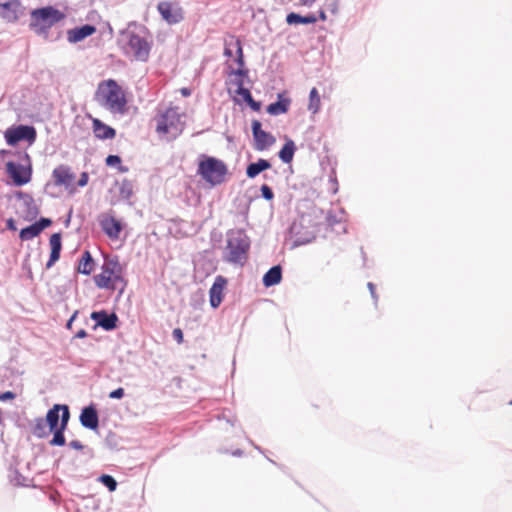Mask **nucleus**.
<instances>
[{"label": "nucleus", "mask_w": 512, "mask_h": 512, "mask_svg": "<svg viewBox=\"0 0 512 512\" xmlns=\"http://www.w3.org/2000/svg\"><path fill=\"white\" fill-rule=\"evenodd\" d=\"M249 248L250 240L243 230H230L226 235L223 259L230 264L243 266L247 261Z\"/></svg>", "instance_id": "nucleus-1"}, {"label": "nucleus", "mask_w": 512, "mask_h": 512, "mask_svg": "<svg viewBox=\"0 0 512 512\" xmlns=\"http://www.w3.org/2000/svg\"><path fill=\"white\" fill-rule=\"evenodd\" d=\"M98 104L113 113H122L126 106V98L122 88L113 80L99 83L95 93Z\"/></svg>", "instance_id": "nucleus-2"}, {"label": "nucleus", "mask_w": 512, "mask_h": 512, "mask_svg": "<svg viewBox=\"0 0 512 512\" xmlns=\"http://www.w3.org/2000/svg\"><path fill=\"white\" fill-rule=\"evenodd\" d=\"M123 268L117 256H105L101 266V273L95 275L93 280L100 289L115 290L118 283H122L120 293L124 291L126 281L122 276Z\"/></svg>", "instance_id": "nucleus-3"}, {"label": "nucleus", "mask_w": 512, "mask_h": 512, "mask_svg": "<svg viewBox=\"0 0 512 512\" xmlns=\"http://www.w3.org/2000/svg\"><path fill=\"white\" fill-rule=\"evenodd\" d=\"M178 108H168L156 118V131L160 135H168V139H176L184 129V122Z\"/></svg>", "instance_id": "nucleus-4"}, {"label": "nucleus", "mask_w": 512, "mask_h": 512, "mask_svg": "<svg viewBox=\"0 0 512 512\" xmlns=\"http://www.w3.org/2000/svg\"><path fill=\"white\" fill-rule=\"evenodd\" d=\"M31 17V27L34 29L35 33L47 38L49 29L63 18V14L59 10L49 6L33 10Z\"/></svg>", "instance_id": "nucleus-5"}, {"label": "nucleus", "mask_w": 512, "mask_h": 512, "mask_svg": "<svg viewBox=\"0 0 512 512\" xmlns=\"http://www.w3.org/2000/svg\"><path fill=\"white\" fill-rule=\"evenodd\" d=\"M119 43L127 55L134 57L136 60H147L150 46L145 38L127 30L121 33Z\"/></svg>", "instance_id": "nucleus-6"}, {"label": "nucleus", "mask_w": 512, "mask_h": 512, "mask_svg": "<svg viewBox=\"0 0 512 512\" xmlns=\"http://www.w3.org/2000/svg\"><path fill=\"white\" fill-rule=\"evenodd\" d=\"M198 173L212 185L221 184L227 173V167L223 161L214 157H207L199 163Z\"/></svg>", "instance_id": "nucleus-7"}, {"label": "nucleus", "mask_w": 512, "mask_h": 512, "mask_svg": "<svg viewBox=\"0 0 512 512\" xmlns=\"http://www.w3.org/2000/svg\"><path fill=\"white\" fill-rule=\"evenodd\" d=\"M6 172L15 186L27 184L30 182L32 176L30 156L27 153H22L19 163L8 161L6 163Z\"/></svg>", "instance_id": "nucleus-8"}, {"label": "nucleus", "mask_w": 512, "mask_h": 512, "mask_svg": "<svg viewBox=\"0 0 512 512\" xmlns=\"http://www.w3.org/2000/svg\"><path fill=\"white\" fill-rule=\"evenodd\" d=\"M234 51L237 54L235 62L238 64L239 67L238 69L231 71V74H234L241 78L246 77L248 74V70L244 68L245 62L241 41L234 37H230L225 41L224 56L230 58L233 56Z\"/></svg>", "instance_id": "nucleus-9"}, {"label": "nucleus", "mask_w": 512, "mask_h": 512, "mask_svg": "<svg viewBox=\"0 0 512 512\" xmlns=\"http://www.w3.org/2000/svg\"><path fill=\"white\" fill-rule=\"evenodd\" d=\"M4 136L7 144L10 146H14L23 140L32 144L36 140V130L33 126L19 125L14 128H8Z\"/></svg>", "instance_id": "nucleus-10"}, {"label": "nucleus", "mask_w": 512, "mask_h": 512, "mask_svg": "<svg viewBox=\"0 0 512 512\" xmlns=\"http://www.w3.org/2000/svg\"><path fill=\"white\" fill-rule=\"evenodd\" d=\"M251 128L254 138V148L257 151H264L275 143L274 136L262 130L260 121L253 120Z\"/></svg>", "instance_id": "nucleus-11"}, {"label": "nucleus", "mask_w": 512, "mask_h": 512, "mask_svg": "<svg viewBox=\"0 0 512 512\" xmlns=\"http://www.w3.org/2000/svg\"><path fill=\"white\" fill-rule=\"evenodd\" d=\"M25 15V8L19 0H9L0 3V17L7 22H15Z\"/></svg>", "instance_id": "nucleus-12"}, {"label": "nucleus", "mask_w": 512, "mask_h": 512, "mask_svg": "<svg viewBox=\"0 0 512 512\" xmlns=\"http://www.w3.org/2000/svg\"><path fill=\"white\" fill-rule=\"evenodd\" d=\"M99 224L110 239H118L123 229L121 221L117 220L111 213L102 214L99 217Z\"/></svg>", "instance_id": "nucleus-13"}, {"label": "nucleus", "mask_w": 512, "mask_h": 512, "mask_svg": "<svg viewBox=\"0 0 512 512\" xmlns=\"http://www.w3.org/2000/svg\"><path fill=\"white\" fill-rule=\"evenodd\" d=\"M158 11L169 24L179 23L183 19L181 7L170 2H160L158 4Z\"/></svg>", "instance_id": "nucleus-14"}, {"label": "nucleus", "mask_w": 512, "mask_h": 512, "mask_svg": "<svg viewBox=\"0 0 512 512\" xmlns=\"http://www.w3.org/2000/svg\"><path fill=\"white\" fill-rule=\"evenodd\" d=\"M21 203L19 204L18 213H20L26 220H33L39 213L38 207L34 199L27 194L20 193Z\"/></svg>", "instance_id": "nucleus-15"}, {"label": "nucleus", "mask_w": 512, "mask_h": 512, "mask_svg": "<svg viewBox=\"0 0 512 512\" xmlns=\"http://www.w3.org/2000/svg\"><path fill=\"white\" fill-rule=\"evenodd\" d=\"M227 280L223 276H217L209 290L210 305L212 308H218L223 300V290Z\"/></svg>", "instance_id": "nucleus-16"}, {"label": "nucleus", "mask_w": 512, "mask_h": 512, "mask_svg": "<svg viewBox=\"0 0 512 512\" xmlns=\"http://www.w3.org/2000/svg\"><path fill=\"white\" fill-rule=\"evenodd\" d=\"M52 176L55 185L64 186L65 188H69L75 179V175L71 172V169L65 165L56 167L52 172Z\"/></svg>", "instance_id": "nucleus-17"}, {"label": "nucleus", "mask_w": 512, "mask_h": 512, "mask_svg": "<svg viewBox=\"0 0 512 512\" xmlns=\"http://www.w3.org/2000/svg\"><path fill=\"white\" fill-rule=\"evenodd\" d=\"M91 318L96 322L98 326L107 331L116 328V323L118 321L115 313L109 314L104 310L92 312Z\"/></svg>", "instance_id": "nucleus-18"}, {"label": "nucleus", "mask_w": 512, "mask_h": 512, "mask_svg": "<svg viewBox=\"0 0 512 512\" xmlns=\"http://www.w3.org/2000/svg\"><path fill=\"white\" fill-rule=\"evenodd\" d=\"M80 423L83 427L95 430L99 425V417L96 408L93 405L82 409L80 414Z\"/></svg>", "instance_id": "nucleus-19"}, {"label": "nucleus", "mask_w": 512, "mask_h": 512, "mask_svg": "<svg viewBox=\"0 0 512 512\" xmlns=\"http://www.w3.org/2000/svg\"><path fill=\"white\" fill-rule=\"evenodd\" d=\"M96 31L95 26L85 24L67 31V39L70 43H77L91 36Z\"/></svg>", "instance_id": "nucleus-20"}, {"label": "nucleus", "mask_w": 512, "mask_h": 512, "mask_svg": "<svg viewBox=\"0 0 512 512\" xmlns=\"http://www.w3.org/2000/svg\"><path fill=\"white\" fill-rule=\"evenodd\" d=\"M65 409L69 411L67 405L55 404L51 409L48 410L46 415V422L49 425L50 431H54L55 428L59 427V421L64 415Z\"/></svg>", "instance_id": "nucleus-21"}, {"label": "nucleus", "mask_w": 512, "mask_h": 512, "mask_svg": "<svg viewBox=\"0 0 512 512\" xmlns=\"http://www.w3.org/2000/svg\"><path fill=\"white\" fill-rule=\"evenodd\" d=\"M70 419V412L65 409L64 415L61 417L60 426L55 428L53 432V438L50 441V444L53 446H63L65 445V437L64 431L67 428L68 422Z\"/></svg>", "instance_id": "nucleus-22"}, {"label": "nucleus", "mask_w": 512, "mask_h": 512, "mask_svg": "<svg viewBox=\"0 0 512 512\" xmlns=\"http://www.w3.org/2000/svg\"><path fill=\"white\" fill-rule=\"evenodd\" d=\"M50 247H51V253H50L49 260L46 263L47 269H50L60 258V253H61V249H62L60 233H54L51 235Z\"/></svg>", "instance_id": "nucleus-23"}, {"label": "nucleus", "mask_w": 512, "mask_h": 512, "mask_svg": "<svg viewBox=\"0 0 512 512\" xmlns=\"http://www.w3.org/2000/svg\"><path fill=\"white\" fill-rule=\"evenodd\" d=\"M93 132L97 138L102 140L112 139L116 134L115 129L96 118L93 119Z\"/></svg>", "instance_id": "nucleus-24"}, {"label": "nucleus", "mask_w": 512, "mask_h": 512, "mask_svg": "<svg viewBox=\"0 0 512 512\" xmlns=\"http://www.w3.org/2000/svg\"><path fill=\"white\" fill-rule=\"evenodd\" d=\"M290 103L291 100L289 98H285L283 95L278 94V100L269 104L266 111L272 116L285 114L289 109Z\"/></svg>", "instance_id": "nucleus-25"}, {"label": "nucleus", "mask_w": 512, "mask_h": 512, "mask_svg": "<svg viewBox=\"0 0 512 512\" xmlns=\"http://www.w3.org/2000/svg\"><path fill=\"white\" fill-rule=\"evenodd\" d=\"M271 168V163L266 159H259L257 162L250 163L246 168L248 178H255L261 172Z\"/></svg>", "instance_id": "nucleus-26"}, {"label": "nucleus", "mask_w": 512, "mask_h": 512, "mask_svg": "<svg viewBox=\"0 0 512 512\" xmlns=\"http://www.w3.org/2000/svg\"><path fill=\"white\" fill-rule=\"evenodd\" d=\"M282 279V269L279 265L271 267L263 276V284L266 287L274 286L280 283Z\"/></svg>", "instance_id": "nucleus-27"}, {"label": "nucleus", "mask_w": 512, "mask_h": 512, "mask_svg": "<svg viewBox=\"0 0 512 512\" xmlns=\"http://www.w3.org/2000/svg\"><path fill=\"white\" fill-rule=\"evenodd\" d=\"M94 268V259L89 251H84L78 263V272L84 275H90Z\"/></svg>", "instance_id": "nucleus-28"}, {"label": "nucleus", "mask_w": 512, "mask_h": 512, "mask_svg": "<svg viewBox=\"0 0 512 512\" xmlns=\"http://www.w3.org/2000/svg\"><path fill=\"white\" fill-rule=\"evenodd\" d=\"M286 21L289 25L313 24L317 21V18L314 15L301 16L297 13L291 12L287 15Z\"/></svg>", "instance_id": "nucleus-29"}, {"label": "nucleus", "mask_w": 512, "mask_h": 512, "mask_svg": "<svg viewBox=\"0 0 512 512\" xmlns=\"http://www.w3.org/2000/svg\"><path fill=\"white\" fill-rule=\"evenodd\" d=\"M295 150H296L295 143L291 139H289L285 142V144L279 151L278 156L282 160V162L290 163L293 159Z\"/></svg>", "instance_id": "nucleus-30"}, {"label": "nucleus", "mask_w": 512, "mask_h": 512, "mask_svg": "<svg viewBox=\"0 0 512 512\" xmlns=\"http://www.w3.org/2000/svg\"><path fill=\"white\" fill-rule=\"evenodd\" d=\"M119 187V196L122 200H129L134 193V185L133 182L128 179H123L120 182H117Z\"/></svg>", "instance_id": "nucleus-31"}, {"label": "nucleus", "mask_w": 512, "mask_h": 512, "mask_svg": "<svg viewBox=\"0 0 512 512\" xmlns=\"http://www.w3.org/2000/svg\"><path fill=\"white\" fill-rule=\"evenodd\" d=\"M320 104H321V100H320L318 90L316 88H312L309 93L308 110L311 113L316 114L320 110Z\"/></svg>", "instance_id": "nucleus-32"}, {"label": "nucleus", "mask_w": 512, "mask_h": 512, "mask_svg": "<svg viewBox=\"0 0 512 512\" xmlns=\"http://www.w3.org/2000/svg\"><path fill=\"white\" fill-rule=\"evenodd\" d=\"M296 230V225L294 224L292 227V232L295 233L294 238V246H302L308 243H311L315 239V235L313 233H307L305 236L299 235Z\"/></svg>", "instance_id": "nucleus-33"}, {"label": "nucleus", "mask_w": 512, "mask_h": 512, "mask_svg": "<svg viewBox=\"0 0 512 512\" xmlns=\"http://www.w3.org/2000/svg\"><path fill=\"white\" fill-rule=\"evenodd\" d=\"M40 234L38 227L33 223L32 225L23 228L20 231V238L22 240H30Z\"/></svg>", "instance_id": "nucleus-34"}, {"label": "nucleus", "mask_w": 512, "mask_h": 512, "mask_svg": "<svg viewBox=\"0 0 512 512\" xmlns=\"http://www.w3.org/2000/svg\"><path fill=\"white\" fill-rule=\"evenodd\" d=\"M46 420L42 418H38L35 420V424L33 426V434L39 438H42L46 435Z\"/></svg>", "instance_id": "nucleus-35"}, {"label": "nucleus", "mask_w": 512, "mask_h": 512, "mask_svg": "<svg viewBox=\"0 0 512 512\" xmlns=\"http://www.w3.org/2000/svg\"><path fill=\"white\" fill-rule=\"evenodd\" d=\"M99 481L105 486L107 487V489L110 491V492H113L116 490L117 488V481L114 479V477H112L111 475H108V474H103L99 477Z\"/></svg>", "instance_id": "nucleus-36"}, {"label": "nucleus", "mask_w": 512, "mask_h": 512, "mask_svg": "<svg viewBox=\"0 0 512 512\" xmlns=\"http://www.w3.org/2000/svg\"><path fill=\"white\" fill-rule=\"evenodd\" d=\"M237 85L238 88L236 93L241 96L246 103H248L253 98L251 92L249 89L243 87V81L241 79L237 82Z\"/></svg>", "instance_id": "nucleus-37"}, {"label": "nucleus", "mask_w": 512, "mask_h": 512, "mask_svg": "<svg viewBox=\"0 0 512 512\" xmlns=\"http://www.w3.org/2000/svg\"><path fill=\"white\" fill-rule=\"evenodd\" d=\"M261 194H262V197L266 200H272L274 198V193L272 191V189L266 185V184H263L261 186Z\"/></svg>", "instance_id": "nucleus-38"}, {"label": "nucleus", "mask_w": 512, "mask_h": 512, "mask_svg": "<svg viewBox=\"0 0 512 512\" xmlns=\"http://www.w3.org/2000/svg\"><path fill=\"white\" fill-rule=\"evenodd\" d=\"M52 224L51 219L49 218H40L37 222H35V225L38 227L39 232L41 233L45 228L49 227Z\"/></svg>", "instance_id": "nucleus-39"}, {"label": "nucleus", "mask_w": 512, "mask_h": 512, "mask_svg": "<svg viewBox=\"0 0 512 512\" xmlns=\"http://www.w3.org/2000/svg\"><path fill=\"white\" fill-rule=\"evenodd\" d=\"M121 163V158L118 155H109L106 158V164L108 166H114Z\"/></svg>", "instance_id": "nucleus-40"}, {"label": "nucleus", "mask_w": 512, "mask_h": 512, "mask_svg": "<svg viewBox=\"0 0 512 512\" xmlns=\"http://www.w3.org/2000/svg\"><path fill=\"white\" fill-rule=\"evenodd\" d=\"M123 396H124V389L121 387L113 390L109 394V398H111V399H121V398H123Z\"/></svg>", "instance_id": "nucleus-41"}, {"label": "nucleus", "mask_w": 512, "mask_h": 512, "mask_svg": "<svg viewBox=\"0 0 512 512\" xmlns=\"http://www.w3.org/2000/svg\"><path fill=\"white\" fill-rule=\"evenodd\" d=\"M172 336L178 343H181L183 341V332L180 328L174 329L172 332Z\"/></svg>", "instance_id": "nucleus-42"}, {"label": "nucleus", "mask_w": 512, "mask_h": 512, "mask_svg": "<svg viewBox=\"0 0 512 512\" xmlns=\"http://www.w3.org/2000/svg\"><path fill=\"white\" fill-rule=\"evenodd\" d=\"M253 111H260L261 102L255 101L253 98L247 103Z\"/></svg>", "instance_id": "nucleus-43"}, {"label": "nucleus", "mask_w": 512, "mask_h": 512, "mask_svg": "<svg viewBox=\"0 0 512 512\" xmlns=\"http://www.w3.org/2000/svg\"><path fill=\"white\" fill-rule=\"evenodd\" d=\"M88 174L86 172H83L81 175H80V178L78 180V186L80 187H84L87 185L88 183Z\"/></svg>", "instance_id": "nucleus-44"}, {"label": "nucleus", "mask_w": 512, "mask_h": 512, "mask_svg": "<svg viewBox=\"0 0 512 512\" xmlns=\"http://www.w3.org/2000/svg\"><path fill=\"white\" fill-rule=\"evenodd\" d=\"M14 398H15V393H13L11 391H6V392L0 394V400L1 401L11 400V399H14Z\"/></svg>", "instance_id": "nucleus-45"}, {"label": "nucleus", "mask_w": 512, "mask_h": 512, "mask_svg": "<svg viewBox=\"0 0 512 512\" xmlns=\"http://www.w3.org/2000/svg\"><path fill=\"white\" fill-rule=\"evenodd\" d=\"M367 287H368V289H369V291L371 293L372 298L374 299L375 302H377L378 296H377V294L375 292V285L372 282H369L367 284Z\"/></svg>", "instance_id": "nucleus-46"}, {"label": "nucleus", "mask_w": 512, "mask_h": 512, "mask_svg": "<svg viewBox=\"0 0 512 512\" xmlns=\"http://www.w3.org/2000/svg\"><path fill=\"white\" fill-rule=\"evenodd\" d=\"M69 446L75 450H82L84 448L83 444L78 440L71 441Z\"/></svg>", "instance_id": "nucleus-47"}, {"label": "nucleus", "mask_w": 512, "mask_h": 512, "mask_svg": "<svg viewBox=\"0 0 512 512\" xmlns=\"http://www.w3.org/2000/svg\"><path fill=\"white\" fill-rule=\"evenodd\" d=\"M326 9L330 10L333 14L337 13L338 5L336 1H332L331 3L326 4Z\"/></svg>", "instance_id": "nucleus-48"}, {"label": "nucleus", "mask_w": 512, "mask_h": 512, "mask_svg": "<svg viewBox=\"0 0 512 512\" xmlns=\"http://www.w3.org/2000/svg\"><path fill=\"white\" fill-rule=\"evenodd\" d=\"M7 228L10 230H16V226L12 218L7 220Z\"/></svg>", "instance_id": "nucleus-49"}, {"label": "nucleus", "mask_w": 512, "mask_h": 512, "mask_svg": "<svg viewBox=\"0 0 512 512\" xmlns=\"http://www.w3.org/2000/svg\"><path fill=\"white\" fill-rule=\"evenodd\" d=\"M316 0H298L301 5L311 6Z\"/></svg>", "instance_id": "nucleus-50"}, {"label": "nucleus", "mask_w": 512, "mask_h": 512, "mask_svg": "<svg viewBox=\"0 0 512 512\" xmlns=\"http://www.w3.org/2000/svg\"><path fill=\"white\" fill-rule=\"evenodd\" d=\"M180 92L184 97H188L191 95V91L189 88H182Z\"/></svg>", "instance_id": "nucleus-51"}, {"label": "nucleus", "mask_w": 512, "mask_h": 512, "mask_svg": "<svg viewBox=\"0 0 512 512\" xmlns=\"http://www.w3.org/2000/svg\"><path fill=\"white\" fill-rule=\"evenodd\" d=\"M87 336V332L84 330V329H81L79 330L77 333H76V337L77 338H84Z\"/></svg>", "instance_id": "nucleus-52"}, {"label": "nucleus", "mask_w": 512, "mask_h": 512, "mask_svg": "<svg viewBox=\"0 0 512 512\" xmlns=\"http://www.w3.org/2000/svg\"><path fill=\"white\" fill-rule=\"evenodd\" d=\"M331 182L333 184V193H336L338 191V182L336 180V178H331Z\"/></svg>", "instance_id": "nucleus-53"}, {"label": "nucleus", "mask_w": 512, "mask_h": 512, "mask_svg": "<svg viewBox=\"0 0 512 512\" xmlns=\"http://www.w3.org/2000/svg\"><path fill=\"white\" fill-rule=\"evenodd\" d=\"M76 316H77V312H75V313L71 316V318L68 320V322H67V327H68V328H71L72 322L74 321V319L76 318Z\"/></svg>", "instance_id": "nucleus-54"}, {"label": "nucleus", "mask_w": 512, "mask_h": 512, "mask_svg": "<svg viewBox=\"0 0 512 512\" xmlns=\"http://www.w3.org/2000/svg\"><path fill=\"white\" fill-rule=\"evenodd\" d=\"M319 17H320V19H321V20H323V21H324V20H326V14H325V12H324V11H320Z\"/></svg>", "instance_id": "nucleus-55"}, {"label": "nucleus", "mask_w": 512, "mask_h": 512, "mask_svg": "<svg viewBox=\"0 0 512 512\" xmlns=\"http://www.w3.org/2000/svg\"><path fill=\"white\" fill-rule=\"evenodd\" d=\"M233 455L241 456L242 455V451L241 450H236L235 452H233Z\"/></svg>", "instance_id": "nucleus-56"}, {"label": "nucleus", "mask_w": 512, "mask_h": 512, "mask_svg": "<svg viewBox=\"0 0 512 512\" xmlns=\"http://www.w3.org/2000/svg\"><path fill=\"white\" fill-rule=\"evenodd\" d=\"M329 222H330L331 224H333V223H335V222H336V220H332V218H331V217H329Z\"/></svg>", "instance_id": "nucleus-57"}, {"label": "nucleus", "mask_w": 512, "mask_h": 512, "mask_svg": "<svg viewBox=\"0 0 512 512\" xmlns=\"http://www.w3.org/2000/svg\"><path fill=\"white\" fill-rule=\"evenodd\" d=\"M120 169H121V171H127V168L121 167Z\"/></svg>", "instance_id": "nucleus-58"}, {"label": "nucleus", "mask_w": 512, "mask_h": 512, "mask_svg": "<svg viewBox=\"0 0 512 512\" xmlns=\"http://www.w3.org/2000/svg\"><path fill=\"white\" fill-rule=\"evenodd\" d=\"M510 405H512V400L509 402Z\"/></svg>", "instance_id": "nucleus-59"}]
</instances>
